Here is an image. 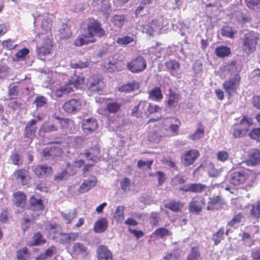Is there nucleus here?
<instances>
[{
	"instance_id": "43",
	"label": "nucleus",
	"mask_w": 260,
	"mask_h": 260,
	"mask_svg": "<svg viewBox=\"0 0 260 260\" xmlns=\"http://www.w3.org/2000/svg\"><path fill=\"white\" fill-rule=\"evenodd\" d=\"M125 207L123 206H118L114 212V218L117 222H122L124 218V211Z\"/></svg>"
},
{
	"instance_id": "23",
	"label": "nucleus",
	"mask_w": 260,
	"mask_h": 260,
	"mask_svg": "<svg viewBox=\"0 0 260 260\" xmlns=\"http://www.w3.org/2000/svg\"><path fill=\"white\" fill-rule=\"evenodd\" d=\"M13 201L17 207H24L26 203V196L22 191H18L13 195Z\"/></svg>"
},
{
	"instance_id": "19",
	"label": "nucleus",
	"mask_w": 260,
	"mask_h": 260,
	"mask_svg": "<svg viewBox=\"0 0 260 260\" xmlns=\"http://www.w3.org/2000/svg\"><path fill=\"white\" fill-rule=\"evenodd\" d=\"M62 153L61 149L55 146H48L42 150V156L45 159H49L59 156Z\"/></svg>"
},
{
	"instance_id": "40",
	"label": "nucleus",
	"mask_w": 260,
	"mask_h": 260,
	"mask_svg": "<svg viewBox=\"0 0 260 260\" xmlns=\"http://www.w3.org/2000/svg\"><path fill=\"white\" fill-rule=\"evenodd\" d=\"M126 21V17L124 15H115L113 16L111 22L114 26L121 28Z\"/></svg>"
},
{
	"instance_id": "54",
	"label": "nucleus",
	"mask_w": 260,
	"mask_h": 260,
	"mask_svg": "<svg viewBox=\"0 0 260 260\" xmlns=\"http://www.w3.org/2000/svg\"><path fill=\"white\" fill-rule=\"evenodd\" d=\"M161 108L159 107L158 105H153L150 103L147 102L146 115H149L156 113H159L161 111Z\"/></svg>"
},
{
	"instance_id": "14",
	"label": "nucleus",
	"mask_w": 260,
	"mask_h": 260,
	"mask_svg": "<svg viewBox=\"0 0 260 260\" xmlns=\"http://www.w3.org/2000/svg\"><path fill=\"white\" fill-rule=\"evenodd\" d=\"M37 123V121L36 119H31L27 122L24 128L23 135L29 143H31L36 137L38 129Z\"/></svg>"
},
{
	"instance_id": "34",
	"label": "nucleus",
	"mask_w": 260,
	"mask_h": 260,
	"mask_svg": "<svg viewBox=\"0 0 260 260\" xmlns=\"http://www.w3.org/2000/svg\"><path fill=\"white\" fill-rule=\"evenodd\" d=\"M72 91H73V88L68 82L58 87L55 91V94L57 97L60 98L63 95L68 94Z\"/></svg>"
},
{
	"instance_id": "62",
	"label": "nucleus",
	"mask_w": 260,
	"mask_h": 260,
	"mask_svg": "<svg viewBox=\"0 0 260 260\" xmlns=\"http://www.w3.org/2000/svg\"><path fill=\"white\" fill-rule=\"evenodd\" d=\"M217 160L221 162L226 161L229 157V153L228 151L222 150L217 153Z\"/></svg>"
},
{
	"instance_id": "13",
	"label": "nucleus",
	"mask_w": 260,
	"mask_h": 260,
	"mask_svg": "<svg viewBox=\"0 0 260 260\" xmlns=\"http://www.w3.org/2000/svg\"><path fill=\"white\" fill-rule=\"evenodd\" d=\"M82 102L79 99H72L66 101L62 106V109L67 113L74 114L80 110Z\"/></svg>"
},
{
	"instance_id": "12",
	"label": "nucleus",
	"mask_w": 260,
	"mask_h": 260,
	"mask_svg": "<svg viewBox=\"0 0 260 260\" xmlns=\"http://www.w3.org/2000/svg\"><path fill=\"white\" fill-rule=\"evenodd\" d=\"M70 254L73 257H80L85 258L90 256V252L85 244L78 242L73 245Z\"/></svg>"
},
{
	"instance_id": "25",
	"label": "nucleus",
	"mask_w": 260,
	"mask_h": 260,
	"mask_svg": "<svg viewBox=\"0 0 260 260\" xmlns=\"http://www.w3.org/2000/svg\"><path fill=\"white\" fill-rule=\"evenodd\" d=\"M29 204L31 209L34 211H41L44 210L45 206L43 200L37 199L35 196H32L29 198Z\"/></svg>"
},
{
	"instance_id": "64",
	"label": "nucleus",
	"mask_w": 260,
	"mask_h": 260,
	"mask_svg": "<svg viewBox=\"0 0 260 260\" xmlns=\"http://www.w3.org/2000/svg\"><path fill=\"white\" fill-rule=\"evenodd\" d=\"M248 135L251 139L258 140L260 139V128L252 129L249 133Z\"/></svg>"
},
{
	"instance_id": "3",
	"label": "nucleus",
	"mask_w": 260,
	"mask_h": 260,
	"mask_svg": "<svg viewBox=\"0 0 260 260\" xmlns=\"http://www.w3.org/2000/svg\"><path fill=\"white\" fill-rule=\"evenodd\" d=\"M256 174L249 170L236 171L231 173L230 178L231 184L234 185H242L244 189L248 190L256 183Z\"/></svg>"
},
{
	"instance_id": "36",
	"label": "nucleus",
	"mask_w": 260,
	"mask_h": 260,
	"mask_svg": "<svg viewBox=\"0 0 260 260\" xmlns=\"http://www.w3.org/2000/svg\"><path fill=\"white\" fill-rule=\"evenodd\" d=\"M85 81V78L83 76H78L74 75L69 80L68 83L70 85H73L74 87L77 88H81L83 85Z\"/></svg>"
},
{
	"instance_id": "2",
	"label": "nucleus",
	"mask_w": 260,
	"mask_h": 260,
	"mask_svg": "<svg viewBox=\"0 0 260 260\" xmlns=\"http://www.w3.org/2000/svg\"><path fill=\"white\" fill-rule=\"evenodd\" d=\"M80 29L86 33L81 34L75 39L73 44L76 47L94 43L96 38H102L106 36V31L102 24L98 19L89 17L81 24Z\"/></svg>"
},
{
	"instance_id": "33",
	"label": "nucleus",
	"mask_w": 260,
	"mask_h": 260,
	"mask_svg": "<svg viewBox=\"0 0 260 260\" xmlns=\"http://www.w3.org/2000/svg\"><path fill=\"white\" fill-rule=\"evenodd\" d=\"M122 107V104L117 102H109L106 104L105 111L109 114H116L119 112Z\"/></svg>"
},
{
	"instance_id": "9",
	"label": "nucleus",
	"mask_w": 260,
	"mask_h": 260,
	"mask_svg": "<svg viewBox=\"0 0 260 260\" xmlns=\"http://www.w3.org/2000/svg\"><path fill=\"white\" fill-rule=\"evenodd\" d=\"M126 67L133 73H139L146 69V61L143 56L139 55L128 62Z\"/></svg>"
},
{
	"instance_id": "22",
	"label": "nucleus",
	"mask_w": 260,
	"mask_h": 260,
	"mask_svg": "<svg viewBox=\"0 0 260 260\" xmlns=\"http://www.w3.org/2000/svg\"><path fill=\"white\" fill-rule=\"evenodd\" d=\"M98 260H114L112 252L105 245H100L96 250Z\"/></svg>"
},
{
	"instance_id": "45",
	"label": "nucleus",
	"mask_w": 260,
	"mask_h": 260,
	"mask_svg": "<svg viewBox=\"0 0 260 260\" xmlns=\"http://www.w3.org/2000/svg\"><path fill=\"white\" fill-rule=\"evenodd\" d=\"M89 62L87 60L85 61L79 60H72L70 62V66L73 69H85L89 66Z\"/></svg>"
},
{
	"instance_id": "55",
	"label": "nucleus",
	"mask_w": 260,
	"mask_h": 260,
	"mask_svg": "<svg viewBox=\"0 0 260 260\" xmlns=\"http://www.w3.org/2000/svg\"><path fill=\"white\" fill-rule=\"evenodd\" d=\"M59 35L61 39H67L71 37L72 32L68 26L64 24L62 25V27L59 29Z\"/></svg>"
},
{
	"instance_id": "42",
	"label": "nucleus",
	"mask_w": 260,
	"mask_h": 260,
	"mask_svg": "<svg viewBox=\"0 0 260 260\" xmlns=\"http://www.w3.org/2000/svg\"><path fill=\"white\" fill-rule=\"evenodd\" d=\"M41 130L45 133L57 131L58 130L57 123L46 122L41 126L40 131Z\"/></svg>"
},
{
	"instance_id": "47",
	"label": "nucleus",
	"mask_w": 260,
	"mask_h": 260,
	"mask_svg": "<svg viewBox=\"0 0 260 260\" xmlns=\"http://www.w3.org/2000/svg\"><path fill=\"white\" fill-rule=\"evenodd\" d=\"M221 198L219 196L213 197L209 199L208 203V209H217V206L221 205Z\"/></svg>"
},
{
	"instance_id": "35",
	"label": "nucleus",
	"mask_w": 260,
	"mask_h": 260,
	"mask_svg": "<svg viewBox=\"0 0 260 260\" xmlns=\"http://www.w3.org/2000/svg\"><path fill=\"white\" fill-rule=\"evenodd\" d=\"M148 98L156 101H160L163 99V95L159 87H155L148 92Z\"/></svg>"
},
{
	"instance_id": "16",
	"label": "nucleus",
	"mask_w": 260,
	"mask_h": 260,
	"mask_svg": "<svg viewBox=\"0 0 260 260\" xmlns=\"http://www.w3.org/2000/svg\"><path fill=\"white\" fill-rule=\"evenodd\" d=\"M100 148L98 145H95L81 153L80 155L94 163L100 161L101 158Z\"/></svg>"
},
{
	"instance_id": "8",
	"label": "nucleus",
	"mask_w": 260,
	"mask_h": 260,
	"mask_svg": "<svg viewBox=\"0 0 260 260\" xmlns=\"http://www.w3.org/2000/svg\"><path fill=\"white\" fill-rule=\"evenodd\" d=\"M105 84L103 78L99 75H93L89 77L86 82V86L89 90L93 92L102 91Z\"/></svg>"
},
{
	"instance_id": "46",
	"label": "nucleus",
	"mask_w": 260,
	"mask_h": 260,
	"mask_svg": "<svg viewBox=\"0 0 260 260\" xmlns=\"http://www.w3.org/2000/svg\"><path fill=\"white\" fill-rule=\"evenodd\" d=\"M224 229L223 227L220 229L212 236V240L214 241V245L219 244L222 240L223 239Z\"/></svg>"
},
{
	"instance_id": "49",
	"label": "nucleus",
	"mask_w": 260,
	"mask_h": 260,
	"mask_svg": "<svg viewBox=\"0 0 260 260\" xmlns=\"http://www.w3.org/2000/svg\"><path fill=\"white\" fill-rule=\"evenodd\" d=\"M250 215L254 219H257L260 218V202H257L252 205Z\"/></svg>"
},
{
	"instance_id": "63",
	"label": "nucleus",
	"mask_w": 260,
	"mask_h": 260,
	"mask_svg": "<svg viewBox=\"0 0 260 260\" xmlns=\"http://www.w3.org/2000/svg\"><path fill=\"white\" fill-rule=\"evenodd\" d=\"M131 185V179L125 177L120 182V187L122 190L126 191L129 190Z\"/></svg>"
},
{
	"instance_id": "51",
	"label": "nucleus",
	"mask_w": 260,
	"mask_h": 260,
	"mask_svg": "<svg viewBox=\"0 0 260 260\" xmlns=\"http://www.w3.org/2000/svg\"><path fill=\"white\" fill-rule=\"evenodd\" d=\"M236 32V30H234L232 27L229 26H225L221 29L222 36L231 39L234 38L235 34Z\"/></svg>"
},
{
	"instance_id": "18",
	"label": "nucleus",
	"mask_w": 260,
	"mask_h": 260,
	"mask_svg": "<svg viewBox=\"0 0 260 260\" xmlns=\"http://www.w3.org/2000/svg\"><path fill=\"white\" fill-rule=\"evenodd\" d=\"M52 48V40L48 38H45L42 45L37 47V51L38 57L41 59H43V57H45L51 53Z\"/></svg>"
},
{
	"instance_id": "38",
	"label": "nucleus",
	"mask_w": 260,
	"mask_h": 260,
	"mask_svg": "<svg viewBox=\"0 0 260 260\" xmlns=\"http://www.w3.org/2000/svg\"><path fill=\"white\" fill-rule=\"evenodd\" d=\"M215 53L217 56L223 58L231 54V51L229 47L221 46L215 48Z\"/></svg>"
},
{
	"instance_id": "32",
	"label": "nucleus",
	"mask_w": 260,
	"mask_h": 260,
	"mask_svg": "<svg viewBox=\"0 0 260 260\" xmlns=\"http://www.w3.org/2000/svg\"><path fill=\"white\" fill-rule=\"evenodd\" d=\"M57 252V248L54 245H51L44 252L40 253L36 257V260H46L52 257Z\"/></svg>"
},
{
	"instance_id": "50",
	"label": "nucleus",
	"mask_w": 260,
	"mask_h": 260,
	"mask_svg": "<svg viewBox=\"0 0 260 260\" xmlns=\"http://www.w3.org/2000/svg\"><path fill=\"white\" fill-rule=\"evenodd\" d=\"M249 161L253 165L258 164L260 162V151L256 149L252 151L249 156Z\"/></svg>"
},
{
	"instance_id": "30",
	"label": "nucleus",
	"mask_w": 260,
	"mask_h": 260,
	"mask_svg": "<svg viewBox=\"0 0 260 260\" xmlns=\"http://www.w3.org/2000/svg\"><path fill=\"white\" fill-rule=\"evenodd\" d=\"M139 88V83L135 81H133L122 85L119 87V91L121 92L128 93L137 90Z\"/></svg>"
},
{
	"instance_id": "60",
	"label": "nucleus",
	"mask_w": 260,
	"mask_h": 260,
	"mask_svg": "<svg viewBox=\"0 0 260 260\" xmlns=\"http://www.w3.org/2000/svg\"><path fill=\"white\" fill-rule=\"evenodd\" d=\"M245 4L250 9L260 8V0H245Z\"/></svg>"
},
{
	"instance_id": "26",
	"label": "nucleus",
	"mask_w": 260,
	"mask_h": 260,
	"mask_svg": "<svg viewBox=\"0 0 260 260\" xmlns=\"http://www.w3.org/2000/svg\"><path fill=\"white\" fill-rule=\"evenodd\" d=\"M180 98L179 94L173 90L172 89L169 90L168 100L167 101V106L169 108L176 107L179 102Z\"/></svg>"
},
{
	"instance_id": "4",
	"label": "nucleus",
	"mask_w": 260,
	"mask_h": 260,
	"mask_svg": "<svg viewBox=\"0 0 260 260\" xmlns=\"http://www.w3.org/2000/svg\"><path fill=\"white\" fill-rule=\"evenodd\" d=\"M58 226L56 223H50L47 225L46 229L49 231L50 234L51 233L55 235L53 236V239L61 244H70L72 242L76 241L79 238V235L78 233H56L55 231Z\"/></svg>"
},
{
	"instance_id": "11",
	"label": "nucleus",
	"mask_w": 260,
	"mask_h": 260,
	"mask_svg": "<svg viewBox=\"0 0 260 260\" xmlns=\"http://www.w3.org/2000/svg\"><path fill=\"white\" fill-rule=\"evenodd\" d=\"M199 156L200 152L197 149H190L181 155V163L184 167H189L193 165Z\"/></svg>"
},
{
	"instance_id": "39",
	"label": "nucleus",
	"mask_w": 260,
	"mask_h": 260,
	"mask_svg": "<svg viewBox=\"0 0 260 260\" xmlns=\"http://www.w3.org/2000/svg\"><path fill=\"white\" fill-rule=\"evenodd\" d=\"M204 133L203 125L201 122H199L198 123V128L193 134L189 135L188 138L189 139L193 141L197 140L203 137Z\"/></svg>"
},
{
	"instance_id": "59",
	"label": "nucleus",
	"mask_w": 260,
	"mask_h": 260,
	"mask_svg": "<svg viewBox=\"0 0 260 260\" xmlns=\"http://www.w3.org/2000/svg\"><path fill=\"white\" fill-rule=\"evenodd\" d=\"M10 159L13 165L19 166L23 163L21 155L18 152H13L10 156Z\"/></svg>"
},
{
	"instance_id": "58",
	"label": "nucleus",
	"mask_w": 260,
	"mask_h": 260,
	"mask_svg": "<svg viewBox=\"0 0 260 260\" xmlns=\"http://www.w3.org/2000/svg\"><path fill=\"white\" fill-rule=\"evenodd\" d=\"M201 258V254L198 247L191 248V252L188 255L186 260H199Z\"/></svg>"
},
{
	"instance_id": "28",
	"label": "nucleus",
	"mask_w": 260,
	"mask_h": 260,
	"mask_svg": "<svg viewBox=\"0 0 260 260\" xmlns=\"http://www.w3.org/2000/svg\"><path fill=\"white\" fill-rule=\"evenodd\" d=\"M108 224V220L105 217L100 218L95 222L93 230L97 233H103L107 230Z\"/></svg>"
},
{
	"instance_id": "10",
	"label": "nucleus",
	"mask_w": 260,
	"mask_h": 260,
	"mask_svg": "<svg viewBox=\"0 0 260 260\" xmlns=\"http://www.w3.org/2000/svg\"><path fill=\"white\" fill-rule=\"evenodd\" d=\"M206 205L205 200L202 196L197 195L191 199L189 203V212L195 215H199Z\"/></svg>"
},
{
	"instance_id": "57",
	"label": "nucleus",
	"mask_w": 260,
	"mask_h": 260,
	"mask_svg": "<svg viewBox=\"0 0 260 260\" xmlns=\"http://www.w3.org/2000/svg\"><path fill=\"white\" fill-rule=\"evenodd\" d=\"M153 161H154L153 159H150L147 161L139 160L137 162V167L139 169H146V170H151Z\"/></svg>"
},
{
	"instance_id": "48",
	"label": "nucleus",
	"mask_w": 260,
	"mask_h": 260,
	"mask_svg": "<svg viewBox=\"0 0 260 260\" xmlns=\"http://www.w3.org/2000/svg\"><path fill=\"white\" fill-rule=\"evenodd\" d=\"M244 218V214L242 212H239L235 214L232 219L228 223L230 226H233L235 225L240 223Z\"/></svg>"
},
{
	"instance_id": "21",
	"label": "nucleus",
	"mask_w": 260,
	"mask_h": 260,
	"mask_svg": "<svg viewBox=\"0 0 260 260\" xmlns=\"http://www.w3.org/2000/svg\"><path fill=\"white\" fill-rule=\"evenodd\" d=\"M147 102L145 101H141L139 104L135 106L131 112V116L136 117L137 118H142L143 114L146 115V109Z\"/></svg>"
},
{
	"instance_id": "27",
	"label": "nucleus",
	"mask_w": 260,
	"mask_h": 260,
	"mask_svg": "<svg viewBox=\"0 0 260 260\" xmlns=\"http://www.w3.org/2000/svg\"><path fill=\"white\" fill-rule=\"evenodd\" d=\"M165 207L174 212H181L184 207L183 203L180 201L172 200L165 204Z\"/></svg>"
},
{
	"instance_id": "7",
	"label": "nucleus",
	"mask_w": 260,
	"mask_h": 260,
	"mask_svg": "<svg viewBox=\"0 0 260 260\" xmlns=\"http://www.w3.org/2000/svg\"><path fill=\"white\" fill-rule=\"evenodd\" d=\"M241 77L239 74H235L233 77L229 78L222 84V87L230 98L233 94L237 93L240 85Z\"/></svg>"
},
{
	"instance_id": "20",
	"label": "nucleus",
	"mask_w": 260,
	"mask_h": 260,
	"mask_svg": "<svg viewBox=\"0 0 260 260\" xmlns=\"http://www.w3.org/2000/svg\"><path fill=\"white\" fill-rule=\"evenodd\" d=\"M35 175L39 178H43L53 173L52 167L46 165H39L32 170Z\"/></svg>"
},
{
	"instance_id": "52",
	"label": "nucleus",
	"mask_w": 260,
	"mask_h": 260,
	"mask_svg": "<svg viewBox=\"0 0 260 260\" xmlns=\"http://www.w3.org/2000/svg\"><path fill=\"white\" fill-rule=\"evenodd\" d=\"M134 41L135 39L133 36H125L123 37L117 38L116 43L121 46H126Z\"/></svg>"
},
{
	"instance_id": "61",
	"label": "nucleus",
	"mask_w": 260,
	"mask_h": 260,
	"mask_svg": "<svg viewBox=\"0 0 260 260\" xmlns=\"http://www.w3.org/2000/svg\"><path fill=\"white\" fill-rule=\"evenodd\" d=\"M160 220L159 214L157 212L151 213L150 216V223L152 226H156L158 225Z\"/></svg>"
},
{
	"instance_id": "37",
	"label": "nucleus",
	"mask_w": 260,
	"mask_h": 260,
	"mask_svg": "<svg viewBox=\"0 0 260 260\" xmlns=\"http://www.w3.org/2000/svg\"><path fill=\"white\" fill-rule=\"evenodd\" d=\"M60 214L63 219L66 221V223L67 224H70L72 220L77 216V210L75 209L69 210L62 211Z\"/></svg>"
},
{
	"instance_id": "41",
	"label": "nucleus",
	"mask_w": 260,
	"mask_h": 260,
	"mask_svg": "<svg viewBox=\"0 0 260 260\" xmlns=\"http://www.w3.org/2000/svg\"><path fill=\"white\" fill-rule=\"evenodd\" d=\"M16 255L18 260H27L30 257V252L27 247H24L17 251Z\"/></svg>"
},
{
	"instance_id": "15",
	"label": "nucleus",
	"mask_w": 260,
	"mask_h": 260,
	"mask_svg": "<svg viewBox=\"0 0 260 260\" xmlns=\"http://www.w3.org/2000/svg\"><path fill=\"white\" fill-rule=\"evenodd\" d=\"M16 181L21 183L22 186L27 185L31 180V177L28 170L20 168L13 173Z\"/></svg>"
},
{
	"instance_id": "5",
	"label": "nucleus",
	"mask_w": 260,
	"mask_h": 260,
	"mask_svg": "<svg viewBox=\"0 0 260 260\" xmlns=\"http://www.w3.org/2000/svg\"><path fill=\"white\" fill-rule=\"evenodd\" d=\"M252 125V119L247 116H243L239 122L232 126L231 131L233 137L236 139L246 136L250 127Z\"/></svg>"
},
{
	"instance_id": "17",
	"label": "nucleus",
	"mask_w": 260,
	"mask_h": 260,
	"mask_svg": "<svg viewBox=\"0 0 260 260\" xmlns=\"http://www.w3.org/2000/svg\"><path fill=\"white\" fill-rule=\"evenodd\" d=\"M97 120L93 117L84 119L82 121V128L86 134H90L95 132L98 128Z\"/></svg>"
},
{
	"instance_id": "6",
	"label": "nucleus",
	"mask_w": 260,
	"mask_h": 260,
	"mask_svg": "<svg viewBox=\"0 0 260 260\" xmlns=\"http://www.w3.org/2000/svg\"><path fill=\"white\" fill-rule=\"evenodd\" d=\"M259 37L253 31H250L245 34L241 39L243 51L247 54L254 52Z\"/></svg>"
},
{
	"instance_id": "53",
	"label": "nucleus",
	"mask_w": 260,
	"mask_h": 260,
	"mask_svg": "<svg viewBox=\"0 0 260 260\" xmlns=\"http://www.w3.org/2000/svg\"><path fill=\"white\" fill-rule=\"evenodd\" d=\"M33 242L32 246H37L43 244L46 242V240L43 238L42 235L40 232L35 233L32 237Z\"/></svg>"
},
{
	"instance_id": "44",
	"label": "nucleus",
	"mask_w": 260,
	"mask_h": 260,
	"mask_svg": "<svg viewBox=\"0 0 260 260\" xmlns=\"http://www.w3.org/2000/svg\"><path fill=\"white\" fill-rule=\"evenodd\" d=\"M157 238L163 239L167 236L172 235L171 231L165 228H159L156 229L153 233Z\"/></svg>"
},
{
	"instance_id": "1",
	"label": "nucleus",
	"mask_w": 260,
	"mask_h": 260,
	"mask_svg": "<svg viewBox=\"0 0 260 260\" xmlns=\"http://www.w3.org/2000/svg\"><path fill=\"white\" fill-rule=\"evenodd\" d=\"M159 120L158 123L149 125L147 139L151 143L158 144L164 138L177 136L180 131L181 121L178 118L175 116L151 118L148 121V123Z\"/></svg>"
},
{
	"instance_id": "56",
	"label": "nucleus",
	"mask_w": 260,
	"mask_h": 260,
	"mask_svg": "<svg viewBox=\"0 0 260 260\" xmlns=\"http://www.w3.org/2000/svg\"><path fill=\"white\" fill-rule=\"evenodd\" d=\"M190 186L191 192L196 193H201L207 188L206 185L201 183H191Z\"/></svg>"
},
{
	"instance_id": "29",
	"label": "nucleus",
	"mask_w": 260,
	"mask_h": 260,
	"mask_svg": "<svg viewBox=\"0 0 260 260\" xmlns=\"http://www.w3.org/2000/svg\"><path fill=\"white\" fill-rule=\"evenodd\" d=\"M53 117L58 120V123L60 124L61 128L66 131L70 132V127L75 125L74 121L70 118H61L56 115L53 116Z\"/></svg>"
},
{
	"instance_id": "24",
	"label": "nucleus",
	"mask_w": 260,
	"mask_h": 260,
	"mask_svg": "<svg viewBox=\"0 0 260 260\" xmlns=\"http://www.w3.org/2000/svg\"><path fill=\"white\" fill-rule=\"evenodd\" d=\"M97 183V180L95 177L91 179L85 180L78 188V191L80 193L87 192L94 187Z\"/></svg>"
},
{
	"instance_id": "31",
	"label": "nucleus",
	"mask_w": 260,
	"mask_h": 260,
	"mask_svg": "<svg viewBox=\"0 0 260 260\" xmlns=\"http://www.w3.org/2000/svg\"><path fill=\"white\" fill-rule=\"evenodd\" d=\"M165 66L171 75H174V73L180 69L179 62L175 59H170L166 61Z\"/></svg>"
}]
</instances>
